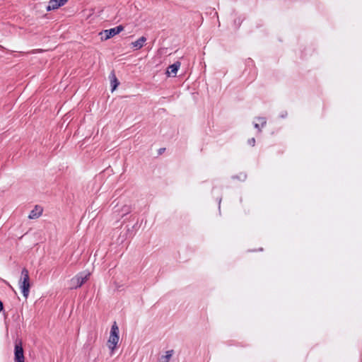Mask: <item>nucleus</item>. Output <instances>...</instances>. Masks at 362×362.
Instances as JSON below:
<instances>
[{"mask_svg": "<svg viewBox=\"0 0 362 362\" xmlns=\"http://www.w3.org/2000/svg\"><path fill=\"white\" fill-rule=\"evenodd\" d=\"M43 209L40 206L36 205L35 208L30 211L28 218L30 219H35L39 218L42 214Z\"/></svg>", "mask_w": 362, "mask_h": 362, "instance_id": "6", "label": "nucleus"}, {"mask_svg": "<svg viewBox=\"0 0 362 362\" xmlns=\"http://www.w3.org/2000/svg\"><path fill=\"white\" fill-rule=\"evenodd\" d=\"M119 331L117 324L116 322H114L111 327L110 336H119Z\"/></svg>", "mask_w": 362, "mask_h": 362, "instance_id": "13", "label": "nucleus"}, {"mask_svg": "<svg viewBox=\"0 0 362 362\" xmlns=\"http://www.w3.org/2000/svg\"><path fill=\"white\" fill-rule=\"evenodd\" d=\"M4 311V304L3 302L0 300V312Z\"/></svg>", "mask_w": 362, "mask_h": 362, "instance_id": "16", "label": "nucleus"}, {"mask_svg": "<svg viewBox=\"0 0 362 362\" xmlns=\"http://www.w3.org/2000/svg\"><path fill=\"white\" fill-rule=\"evenodd\" d=\"M165 151V148H160L159 150H158V154L159 155H161L164 151Z\"/></svg>", "mask_w": 362, "mask_h": 362, "instance_id": "15", "label": "nucleus"}, {"mask_svg": "<svg viewBox=\"0 0 362 362\" xmlns=\"http://www.w3.org/2000/svg\"><path fill=\"white\" fill-rule=\"evenodd\" d=\"M90 276V273L83 274L79 273L71 279V288H80L88 279Z\"/></svg>", "mask_w": 362, "mask_h": 362, "instance_id": "3", "label": "nucleus"}, {"mask_svg": "<svg viewBox=\"0 0 362 362\" xmlns=\"http://www.w3.org/2000/svg\"><path fill=\"white\" fill-rule=\"evenodd\" d=\"M119 339V336H110L107 341V346L112 351L116 349Z\"/></svg>", "mask_w": 362, "mask_h": 362, "instance_id": "7", "label": "nucleus"}, {"mask_svg": "<svg viewBox=\"0 0 362 362\" xmlns=\"http://www.w3.org/2000/svg\"><path fill=\"white\" fill-rule=\"evenodd\" d=\"M19 284L23 296L25 298H28L30 292V284L29 272L26 268H23L21 271V277Z\"/></svg>", "mask_w": 362, "mask_h": 362, "instance_id": "1", "label": "nucleus"}, {"mask_svg": "<svg viewBox=\"0 0 362 362\" xmlns=\"http://www.w3.org/2000/svg\"><path fill=\"white\" fill-rule=\"evenodd\" d=\"M37 52H38V51L37 50H32L31 52H30V53L34 54V53H36Z\"/></svg>", "mask_w": 362, "mask_h": 362, "instance_id": "17", "label": "nucleus"}, {"mask_svg": "<svg viewBox=\"0 0 362 362\" xmlns=\"http://www.w3.org/2000/svg\"><path fill=\"white\" fill-rule=\"evenodd\" d=\"M110 80H111V86H112V90L116 89V88L119 84V82L118 81L117 78H116V76L114 73V71H112L110 76Z\"/></svg>", "mask_w": 362, "mask_h": 362, "instance_id": "12", "label": "nucleus"}, {"mask_svg": "<svg viewBox=\"0 0 362 362\" xmlns=\"http://www.w3.org/2000/svg\"><path fill=\"white\" fill-rule=\"evenodd\" d=\"M146 41V37L144 36H142L139 37L137 40L135 42H132V47L134 48V49L138 50L144 47V45L145 42Z\"/></svg>", "mask_w": 362, "mask_h": 362, "instance_id": "9", "label": "nucleus"}, {"mask_svg": "<svg viewBox=\"0 0 362 362\" xmlns=\"http://www.w3.org/2000/svg\"><path fill=\"white\" fill-rule=\"evenodd\" d=\"M14 361L15 362H25L23 343L21 340H16L15 342Z\"/></svg>", "mask_w": 362, "mask_h": 362, "instance_id": "4", "label": "nucleus"}, {"mask_svg": "<svg viewBox=\"0 0 362 362\" xmlns=\"http://www.w3.org/2000/svg\"><path fill=\"white\" fill-rule=\"evenodd\" d=\"M68 0H50L47 7V11H51L58 8L59 7L64 5Z\"/></svg>", "mask_w": 362, "mask_h": 362, "instance_id": "5", "label": "nucleus"}, {"mask_svg": "<svg viewBox=\"0 0 362 362\" xmlns=\"http://www.w3.org/2000/svg\"><path fill=\"white\" fill-rule=\"evenodd\" d=\"M247 143L249 145L254 146L255 145V138L250 139L248 140Z\"/></svg>", "mask_w": 362, "mask_h": 362, "instance_id": "14", "label": "nucleus"}, {"mask_svg": "<svg viewBox=\"0 0 362 362\" xmlns=\"http://www.w3.org/2000/svg\"><path fill=\"white\" fill-rule=\"evenodd\" d=\"M173 353V350L167 351L165 355H163L158 358L159 362H169Z\"/></svg>", "mask_w": 362, "mask_h": 362, "instance_id": "11", "label": "nucleus"}, {"mask_svg": "<svg viewBox=\"0 0 362 362\" xmlns=\"http://www.w3.org/2000/svg\"><path fill=\"white\" fill-rule=\"evenodd\" d=\"M123 30L124 27L122 25H119L115 28L103 30L99 33V35H100L101 40H107L117 34H119Z\"/></svg>", "mask_w": 362, "mask_h": 362, "instance_id": "2", "label": "nucleus"}, {"mask_svg": "<svg viewBox=\"0 0 362 362\" xmlns=\"http://www.w3.org/2000/svg\"><path fill=\"white\" fill-rule=\"evenodd\" d=\"M180 65H181V63L179 61L170 65L168 68L167 74L168 75L173 74L174 76H175L179 68L180 67Z\"/></svg>", "mask_w": 362, "mask_h": 362, "instance_id": "8", "label": "nucleus"}, {"mask_svg": "<svg viewBox=\"0 0 362 362\" xmlns=\"http://www.w3.org/2000/svg\"><path fill=\"white\" fill-rule=\"evenodd\" d=\"M257 119L260 122V124L255 123L254 124L255 128H256L259 133L262 132V127H264L267 124V120L265 117H257Z\"/></svg>", "mask_w": 362, "mask_h": 362, "instance_id": "10", "label": "nucleus"}]
</instances>
